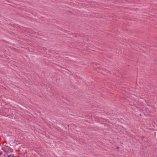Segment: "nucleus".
Instances as JSON below:
<instances>
[{
    "label": "nucleus",
    "instance_id": "f257e3e1",
    "mask_svg": "<svg viewBox=\"0 0 157 157\" xmlns=\"http://www.w3.org/2000/svg\"><path fill=\"white\" fill-rule=\"evenodd\" d=\"M7 157H15L13 154H10L7 155Z\"/></svg>",
    "mask_w": 157,
    "mask_h": 157
},
{
    "label": "nucleus",
    "instance_id": "f03ea898",
    "mask_svg": "<svg viewBox=\"0 0 157 157\" xmlns=\"http://www.w3.org/2000/svg\"><path fill=\"white\" fill-rule=\"evenodd\" d=\"M117 149H119V147H117Z\"/></svg>",
    "mask_w": 157,
    "mask_h": 157
},
{
    "label": "nucleus",
    "instance_id": "7ed1b4c3",
    "mask_svg": "<svg viewBox=\"0 0 157 157\" xmlns=\"http://www.w3.org/2000/svg\"><path fill=\"white\" fill-rule=\"evenodd\" d=\"M2 155V153H0V155Z\"/></svg>",
    "mask_w": 157,
    "mask_h": 157
}]
</instances>
